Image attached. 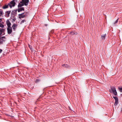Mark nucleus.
I'll return each instance as SVG.
<instances>
[{
    "label": "nucleus",
    "mask_w": 122,
    "mask_h": 122,
    "mask_svg": "<svg viewBox=\"0 0 122 122\" xmlns=\"http://www.w3.org/2000/svg\"><path fill=\"white\" fill-rule=\"evenodd\" d=\"M19 18L21 19L22 18H23L25 17V15H22L21 14H20L18 15Z\"/></svg>",
    "instance_id": "obj_16"
},
{
    "label": "nucleus",
    "mask_w": 122,
    "mask_h": 122,
    "mask_svg": "<svg viewBox=\"0 0 122 122\" xmlns=\"http://www.w3.org/2000/svg\"><path fill=\"white\" fill-rule=\"evenodd\" d=\"M3 10L2 9H0V16H1L3 15Z\"/></svg>",
    "instance_id": "obj_21"
},
{
    "label": "nucleus",
    "mask_w": 122,
    "mask_h": 122,
    "mask_svg": "<svg viewBox=\"0 0 122 122\" xmlns=\"http://www.w3.org/2000/svg\"><path fill=\"white\" fill-rule=\"evenodd\" d=\"M11 22H12V23H14V21H13V20H11Z\"/></svg>",
    "instance_id": "obj_30"
},
{
    "label": "nucleus",
    "mask_w": 122,
    "mask_h": 122,
    "mask_svg": "<svg viewBox=\"0 0 122 122\" xmlns=\"http://www.w3.org/2000/svg\"><path fill=\"white\" fill-rule=\"evenodd\" d=\"M29 2V0H21L18 5V8L22 7L25 5H27Z\"/></svg>",
    "instance_id": "obj_1"
},
{
    "label": "nucleus",
    "mask_w": 122,
    "mask_h": 122,
    "mask_svg": "<svg viewBox=\"0 0 122 122\" xmlns=\"http://www.w3.org/2000/svg\"><path fill=\"white\" fill-rule=\"evenodd\" d=\"M1 30L4 35H5V29L1 28Z\"/></svg>",
    "instance_id": "obj_22"
},
{
    "label": "nucleus",
    "mask_w": 122,
    "mask_h": 122,
    "mask_svg": "<svg viewBox=\"0 0 122 122\" xmlns=\"http://www.w3.org/2000/svg\"><path fill=\"white\" fill-rule=\"evenodd\" d=\"M29 48H30V50H31V49H32V48H31L30 47V46L29 45Z\"/></svg>",
    "instance_id": "obj_32"
},
{
    "label": "nucleus",
    "mask_w": 122,
    "mask_h": 122,
    "mask_svg": "<svg viewBox=\"0 0 122 122\" xmlns=\"http://www.w3.org/2000/svg\"><path fill=\"white\" fill-rule=\"evenodd\" d=\"M17 9H15L14 10H12L11 13V16H16L17 14Z\"/></svg>",
    "instance_id": "obj_7"
},
{
    "label": "nucleus",
    "mask_w": 122,
    "mask_h": 122,
    "mask_svg": "<svg viewBox=\"0 0 122 122\" xmlns=\"http://www.w3.org/2000/svg\"><path fill=\"white\" fill-rule=\"evenodd\" d=\"M28 12L25 11V14L24 15H25V17H26V16H27L28 15Z\"/></svg>",
    "instance_id": "obj_20"
},
{
    "label": "nucleus",
    "mask_w": 122,
    "mask_h": 122,
    "mask_svg": "<svg viewBox=\"0 0 122 122\" xmlns=\"http://www.w3.org/2000/svg\"><path fill=\"white\" fill-rule=\"evenodd\" d=\"M25 12L23 13H22L21 14H21L22 15H24V14H25Z\"/></svg>",
    "instance_id": "obj_29"
},
{
    "label": "nucleus",
    "mask_w": 122,
    "mask_h": 122,
    "mask_svg": "<svg viewBox=\"0 0 122 122\" xmlns=\"http://www.w3.org/2000/svg\"><path fill=\"white\" fill-rule=\"evenodd\" d=\"M26 21V20H22L20 24H22L24 22H25Z\"/></svg>",
    "instance_id": "obj_24"
},
{
    "label": "nucleus",
    "mask_w": 122,
    "mask_h": 122,
    "mask_svg": "<svg viewBox=\"0 0 122 122\" xmlns=\"http://www.w3.org/2000/svg\"><path fill=\"white\" fill-rule=\"evenodd\" d=\"M15 16H11L10 17V19H9V20H13V21H15L16 19Z\"/></svg>",
    "instance_id": "obj_12"
},
{
    "label": "nucleus",
    "mask_w": 122,
    "mask_h": 122,
    "mask_svg": "<svg viewBox=\"0 0 122 122\" xmlns=\"http://www.w3.org/2000/svg\"><path fill=\"white\" fill-rule=\"evenodd\" d=\"M6 24L7 26V27H11V24L10 22L9 21V20L8 19L6 21Z\"/></svg>",
    "instance_id": "obj_9"
},
{
    "label": "nucleus",
    "mask_w": 122,
    "mask_h": 122,
    "mask_svg": "<svg viewBox=\"0 0 122 122\" xmlns=\"http://www.w3.org/2000/svg\"><path fill=\"white\" fill-rule=\"evenodd\" d=\"M121 111L122 112V108H121Z\"/></svg>",
    "instance_id": "obj_34"
},
{
    "label": "nucleus",
    "mask_w": 122,
    "mask_h": 122,
    "mask_svg": "<svg viewBox=\"0 0 122 122\" xmlns=\"http://www.w3.org/2000/svg\"><path fill=\"white\" fill-rule=\"evenodd\" d=\"M118 19H117L115 21L114 23L113 24L114 25L115 24L117 23L118 22Z\"/></svg>",
    "instance_id": "obj_26"
},
{
    "label": "nucleus",
    "mask_w": 122,
    "mask_h": 122,
    "mask_svg": "<svg viewBox=\"0 0 122 122\" xmlns=\"http://www.w3.org/2000/svg\"><path fill=\"white\" fill-rule=\"evenodd\" d=\"M48 25L47 24H45L44 25L45 26H47Z\"/></svg>",
    "instance_id": "obj_31"
},
{
    "label": "nucleus",
    "mask_w": 122,
    "mask_h": 122,
    "mask_svg": "<svg viewBox=\"0 0 122 122\" xmlns=\"http://www.w3.org/2000/svg\"><path fill=\"white\" fill-rule=\"evenodd\" d=\"M9 6V5H8V4H6L2 7V8L3 9H6L8 8Z\"/></svg>",
    "instance_id": "obj_14"
},
{
    "label": "nucleus",
    "mask_w": 122,
    "mask_h": 122,
    "mask_svg": "<svg viewBox=\"0 0 122 122\" xmlns=\"http://www.w3.org/2000/svg\"><path fill=\"white\" fill-rule=\"evenodd\" d=\"M51 32L52 33H53L54 32V31L53 30H51Z\"/></svg>",
    "instance_id": "obj_33"
},
{
    "label": "nucleus",
    "mask_w": 122,
    "mask_h": 122,
    "mask_svg": "<svg viewBox=\"0 0 122 122\" xmlns=\"http://www.w3.org/2000/svg\"><path fill=\"white\" fill-rule=\"evenodd\" d=\"M11 11H8L5 12V16L6 17H8L10 16V14L11 12Z\"/></svg>",
    "instance_id": "obj_8"
},
{
    "label": "nucleus",
    "mask_w": 122,
    "mask_h": 122,
    "mask_svg": "<svg viewBox=\"0 0 122 122\" xmlns=\"http://www.w3.org/2000/svg\"><path fill=\"white\" fill-rule=\"evenodd\" d=\"M16 4V3L14 1V0H12L10 1V3H8V5L10 8H11L12 7H14L15 6Z\"/></svg>",
    "instance_id": "obj_3"
},
{
    "label": "nucleus",
    "mask_w": 122,
    "mask_h": 122,
    "mask_svg": "<svg viewBox=\"0 0 122 122\" xmlns=\"http://www.w3.org/2000/svg\"><path fill=\"white\" fill-rule=\"evenodd\" d=\"M62 66L64 68L68 69L70 68V66L67 64H63L62 65Z\"/></svg>",
    "instance_id": "obj_10"
},
{
    "label": "nucleus",
    "mask_w": 122,
    "mask_h": 122,
    "mask_svg": "<svg viewBox=\"0 0 122 122\" xmlns=\"http://www.w3.org/2000/svg\"><path fill=\"white\" fill-rule=\"evenodd\" d=\"M70 34H71V35H76L77 34V33L73 31H72L70 32Z\"/></svg>",
    "instance_id": "obj_15"
},
{
    "label": "nucleus",
    "mask_w": 122,
    "mask_h": 122,
    "mask_svg": "<svg viewBox=\"0 0 122 122\" xmlns=\"http://www.w3.org/2000/svg\"><path fill=\"white\" fill-rule=\"evenodd\" d=\"M17 26V24L14 23L12 26V27L13 28V30L14 31L15 30V29L16 28Z\"/></svg>",
    "instance_id": "obj_13"
},
{
    "label": "nucleus",
    "mask_w": 122,
    "mask_h": 122,
    "mask_svg": "<svg viewBox=\"0 0 122 122\" xmlns=\"http://www.w3.org/2000/svg\"><path fill=\"white\" fill-rule=\"evenodd\" d=\"M2 50L0 49V54L2 52Z\"/></svg>",
    "instance_id": "obj_28"
},
{
    "label": "nucleus",
    "mask_w": 122,
    "mask_h": 122,
    "mask_svg": "<svg viewBox=\"0 0 122 122\" xmlns=\"http://www.w3.org/2000/svg\"><path fill=\"white\" fill-rule=\"evenodd\" d=\"M113 97L114 99L115 102H114V105L117 106L118 103V98L117 97Z\"/></svg>",
    "instance_id": "obj_5"
},
{
    "label": "nucleus",
    "mask_w": 122,
    "mask_h": 122,
    "mask_svg": "<svg viewBox=\"0 0 122 122\" xmlns=\"http://www.w3.org/2000/svg\"><path fill=\"white\" fill-rule=\"evenodd\" d=\"M41 81V80L40 79H36V81L35 82L36 83H37L40 81Z\"/></svg>",
    "instance_id": "obj_19"
},
{
    "label": "nucleus",
    "mask_w": 122,
    "mask_h": 122,
    "mask_svg": "<svg viewBox=\"0 0 122 122\" xmlns=\"http://www.w3.org/2000/svg\"><path fill=\"white\" fill-rule=\"evenodd\" d=\"M111 89L109 90V92L111 93L112 92L115 96H116L117 94V93L116 89L115 87L113 86L111 87Z\"/></svg>",
    "instance_id": "obj_2"
},
{
    "label": "nucleus",
    "mask_w": 122,
    "mask_h": 122,
    "mask_svg": "<svg viewBox=\"0 0 122 122\" xmlns=\"http://www.w3.org/2000/svg\"><path fill=\"white\" fill-rule=\"evenodd\" d=\"M6 39V38L4 36L0 37V44H2L3 42H4Z\"/></svg>",
    "instance_id": "obj_4"
},
{
    "label": "nucleus",
    "mask_w": 122,
    "mask_h": 122,
    "mask_svg": "<svg viewBox=\"0 0 122 122\" xmlns=\"http://www.w3.org/2000/svg\"><path fill=\"white\" fill-rule=\"evenodd\" d=\"M106 35V34H104L101 35V38L102 40H104L105 39V37Z\"/></svg>",
    "instance_id": "obj_17"
},
{
    "label": "nucleus",
    "mask_w": 122,
    "mask_h": 122,
    "mask_svg": "<svg viewBox=\"0 0 122 122\" xmlns=\"http://www.w3.org/2000/svg\"><path fill=\"white\" fill-rule=\"evenodd\" d=\"M7 33L8 34L10 35L11 34L12 32V27H7Z\"/></svg>",
    "instance_id": "obj_6"
},
{
    "label": "nucleus",
    "mask_w": 122,
    "mask_h": 122,
    "mask_svg": "<svg viewBox=\"0 0 122 122\" xmlns=\"http://www.w3.org/2000/svg\"><path fill=\"white\" fill-rule=\"evenodd\" d=\"M4 35V34H3L1 30V28H0V37L1 36Z\"/></svg>",
    "instance_id": "obj_18"
},
{
    "label": "nucleus",
    "mask_w": 122,
    "mask_h": 122,
    "mask_svg": "<svg viewBox=\"0 0 122 122\" xmlns=\"http://www.w3.org/2000/svg\"><path fill=\"white\" fill-rule=\"evenodd\" d=\"M6 115L7 116H10V117H11L12 118H13V117H14L13 116H12L10 115H8V114H6Z\"/></svg>",
    "instance_id": "obj_27"
},
{
    "label": "nucleus",
    "mask_w": 122,
    "mask_h": 122,
    "mask_svg": "<svg viewBox=\"0 0 122 122\" xmlns=\"http://www.w3.org/2000/svg\"><path fill=\"white\" fill-rule=\"evenodd\" d=\"M118 89L121 92H122V87H119Z\"/></svg>",
    "instance_id": "obj_23"
},
{
    "label": "nucleus",
    "mask_w": 122,
    "mask_h": 122,
    "mask_svg": "<svg viewBox=\"0 0 122 122\" xmlns=\"http://www.w3.org/2000/svg\"><path fill=\"white\" fill-rule=\"evenodd\" d=\"M18 8L17 10L18 12H20L22 11H24L25 10L24 8L23 7H21Z\"/></svg>",
    "instance_id": "obj_11"
},
{
    "label": "nucleus",
    "mask_w": 122,
    "mask_h": 122,
    "mask_svg": "<svg viewBox=\"0 0 122 122\" xmlns=\"http://www.w3.org/2000/svg\"><path fill=\"white\" fill-rule=\"evenodd\" d=\"M4 25L2 24L1 23H0V27H1L2 28H4Z\"/></svg>",
    "instance_id": "obj_25"
}]
</instances>
